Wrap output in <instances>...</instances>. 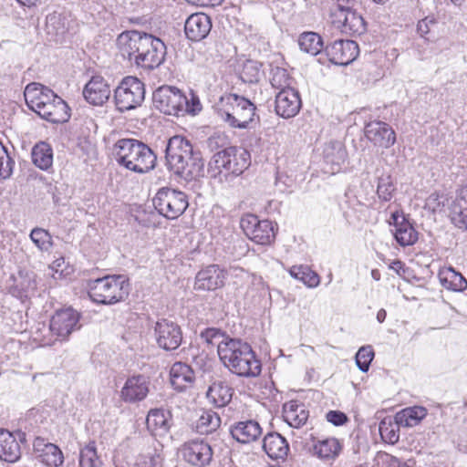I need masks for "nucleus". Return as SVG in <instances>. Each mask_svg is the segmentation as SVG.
Masks as SVG:
<instances>
[{
    "instance_id": "052dcab7",
    "label": "nucleus",
    "mask_w": 467,
    "mask_h": 467,
    "mask_svg": "<svg viewBox=\"0 0 467 467\" xmlns=\"http://www.w3.org/2000/svg\"><path fill=\"white\" fill-rule=\"evenodd\" d=\"M222 335L220 329L209 327L202 332V337L208 343L213 344L214 338L219 337Z\"/></svg>"
},
{
    "instance_id": "58836bf2",
    "label": "nucleus",
    "mask_w": 467,
    "mask_h": 467,
    "mask_svg": "<svg viewBox=\"0 0 467 467\" xmlns=\"http://www.w3.org/2000/svg\"><path fill=\"white\" fill-rule=\"evenodd\" d=\"M30 338L38 347L52 346L59 340L51 324L47 326L44 322H39L33 327Z\"/></svg>"
},
{
    "instance_id": "e433bc0d",
    "label": "nucleus",
    "mask_w": 467,
    "mask_h": 467,
    "mask_svg": "<svg viewBox=\"0 0 467 467\" xmlns=\"http://www.w3.org/2000/svg\"><path fill=\"white\" fill-rule=\"evenodd\" d=\"M438 276L441 285L448 290L462 292L467 288V280L452 267H442Z\"/></svg>"
},
{
    "instance_id": "bb28decb",
    "label": "nucleus",
    "mask_w": 467,
    "mask_h": 467,
    "mask_svg": "<svg viewBox=\"0 0 467 467\" xmlns=\"http://www.w3.org/2000/svg\"><path fill=\"white\" fill-rule=\"evenodd\" d=\"M83 95L88 103L95 106L103 105L110 96V88L104 78L94 76L86 84Z\"/></svg>"
},
{
    "instance_id": "5fc2aeb1",
    "label": "nucleus",
    "mask_w": 467,
    "mask_h": 467,
    "mask_svg": "<svg viewBox=\"0 0 467 467\" xmlns=\"http://www.w3.org/2000/svg\"><path fill=\"white\" fill-rule=\"evenodd\" d=\"M12 159L6 148L0 142V177H9L12 172Z\"/></svg>"
},
{
    "instance_id": "b1692460",
    "label": "nucleus",
    "mask_w": 467,
    "mask_h": 467,
    "mask_svg": "<svg viewBox=\"0 0 467 467\" xmlns=\"http://www.w3.org/2000/svg\"><path fill=\"white\" fill-rule=\"evenodd\" d=\"M56 94L48 88L38 84H28L24 91L25 100L30 109L38 114Z\"/></svg>"
},
{
    "instance_id": "de8ad7c7",
    "label": "nucleus",
    "mask_w": 467,
    "mask_h": 467,
    "mask_svg": "<svg viewBox=\"0 0 467 467\" xmlns=\"http://www.w3.org/2000/svg\"><path fill=\"white\" fill-rule=\"evenodd\" d=\"M396 187L390 174H382L379 178L377 194L382 201H390L394 195Z\"/></svg>"
},
{
    "instance_id": "603ef678",
    "label": "nucleus",
    "mask_w": 467,
    "mask_h": 467,
    "mask_svg": "<svg viewBox=\"0 0 467 467\" xmlns=\"http://www.w3.org/2000/svg\"><path fill=\"white\" fill-rule=\"evenodd\" d=\"M49 268L55 279L65 278L73 273L72 266H70L62 256L54 260L49 265Z\"/></svg>"
},
{
    "instance_id": "20e7f679",
    "label": "nucleus",
    "mask_w": 467,
    "mask_h": 467,
    "mask_svg": "<svg viewBox=\"0 0 467 467\" xmlns=\"http://www.w3.org/2000/svg\"><path fill=\"white\" fill-rule=\"evenodd\" d=\"M116 160L129 171L144 173L156 164V155L145 143L134 139H121L115 145Z\"/></svg>"
},
{
    "instance_id": "c03bdc74",
    "label": "nucleus",
    "mask_w": 467,
    "mask_h": 467,
    "mask_svg": "<svg viewBox=\"0 0 467 467\" xmlns=\"http://www.w3.org/2000/svg\"><path fill=\"white\" fill-rule=\"evenodd\" d=\"M102 461L98 455L96 441H88L79 451V467H101Z\"/></svg>"
},
{
    "instance_id": "4468645a",
    "label": "nucleus",
    "mask_w": 467,
    "mask_h": 467,
    "mask_svg": "<svg viewBox=\"0 0 467 467\" xmlns=\"http://www.w3.org/2000/svg\"><path fill=\"white\" fill-rule=\"evenodd\" d=\"M226 276L224 269L210 265L196 274L193 288L196 291H215L224 286Z\"/></svg>"
},
{
    "instance_id": "338daca9",
    "label": "nucleus",
    "mask_w": 467,
    "mask_h": 467,
    "mask_svg": "<svg viewBox=\"0 0 467 467\" xmlns=\"http://www.w3.org/2000/svg\"><path fill=\"white\" fill-rule=\"evenodd\" d=\"M451 2L455 5L461 6L465 4L467 0H451Z\"/></svg>"
},
{
    "instance_id": "aec40b11",
    "label": "nucleus",
    "mask_w": 467,
    "mask_h": 467,
    "mask_svg": "<svg viewBox=\"0 0 467 467\" xmlns=\"http://www.w3.org/2000/svg\"><path fill=\"white\" fill-rule=\"evenodd\" d=\"M301 106L299 93L295 88H285L275 96V111L285 119L295 117L299 112Z\"/></svg>"
},
{
    "instance_id": "4c0bfd02",
    "label": "nucleus",
    "mask_w": 467,
    "mask_h": 467,
    "mask_svg": "<svg viewBox=\"0 0 467 467\" xmlns=\"http://www.w3.org/2000/svg\"><path fill=\"white\" fill-rule=\"evenodd\" d=\"M207 398L214 406H226L233 398L234 389L225 382H213L208 389Z\"/></svg>"
},
{
    "instance_id": "473e14b6",
    "label": "nucleus",
    "mask_w": 467,
    "mask_h": 467,
    "mask_svg": "<svg viewBox=\"0 0 467 467\" xmlns=\"http://www.w3.org/2000/svg\"><path fill=\"white\" fill-rule=\"evenodd\" d=\"M342 442L335 437L317 440L313 444L314 454L322 460H334L341 453Z\"/></svg>"
},
{
    "instance_id": "a211bd4d",
    "label": "nucleus",
    "mask_w": 467,
    "mask_h": 467,
    "mask_svg": "<svg viewBox=\"0 0 467 467\" xmlns=\"http://www.w3.org/2000/svg\"><path fill=\"white\" fill-rule=\"evenodd\" d=\"M156 340L160 348L174 350L182 341V332L179 325L167 319L158 321L155 327Z\"/></svg>"
},
{
    "instance_id": "f257e3e1",
    "label": "nucleus",
    "mask_w": 467,
    "mask_h": 467,
    "mask_svg": "<svg viewBox=\"0 0 467 467\" xmlns=\"http://www.w3.org/2000/svg\"><path fill=\"white\" fill-rule=\"evenodd\" d=\"M117 46L124 58L146 70L158 67L166 55V46L160 38L136 30L122 32Z\"/></svg>"
},
{
    "instance_id": "e2e57ef3",
    "label": "nucleus",
    "mask_w": 467,
    "mask_h": 467,
    "mask_svg": "<svg viewBox=\"0 0 467 467\" xmlns=\"http://www.w3.org/2000/svg\"><path fill=\"white\" fill-rule=\"evenodd\" d=\"M18 5L24 9L33 10L36 8L41 0H16Z\"/></svg>"
},
{
    "instance_id": "c9c22d12",
    "label": "nucleus",
    "mask_w": 467,
    "mask_h": 467,
    "mask_svg": "<svg viewBox=\"0 0 467 467\" xmlns=\"http://www.w3.org/2000/svg\"><path fill=\"white\" fill-rule=\"evenodd\" d=\"M428 410L422 406L405 408L396 413L394 420L396 424L401 427H414L427 416Z\"/></svg>"
},
{
    "instance_id": "8fccbe9b",
    "label": "nucleus",
    "mask_w": 467,
    "mask_h": 467,
    "mask_svg": "<svg viewBox=\"0 0 467 467\" xmlns=\"http://www.w3.org/2000/svg\"><path fill=\"white\" fill-rule=\"evenodd\" d=\"M399 425L396 421L393 423L390 420H385L379 423V433L382 440L389 444H395L400 439Z\"/></svg>"
},
{
    "instance_id": "a878e982",
    "label": "nucleus",
    "mask_w": 467,
    "mask_h": 467,
    "mask_svg": "<svg viewBox=\"0 0 467 467\" xmlns=\"http://www.w3.org/2000/svg\"><path fill=\"white\" fill-rule=\"evenodd\" d=\"M149 381L142 376L129 378L120 391V398L125 402H136L144 400L149 393Z\"/></svg>"
},
{
    "instance_id": "39448f33",
    "label": "nucleus",
    "mask_w": 467,
    "mask_h": 467,
    "mask_svg": "<svg viewBox=\"0 0 467 467\" xmlns=\"http://www.w3.org/2000/svg\"><path fill=\"white\" fill-rule=\"evenodd\" d=\"M129 293V281L120 275H106L88 284V296L97 304H117L123 301Z\"/></svg>"
},
{
    "instance_id": "f8f14e48",
    "label": "nucleus",
    "mask_w": 467,
    "mask_h": 467,
    "mask_svg": "<svg viewBox=\"0 0 467 467\" xmlns=\"http://www.w3.org/2000/svg\"><path fill=\"white\" fill-rule=\"evenodd\" d=\"M180 451L183 460L196 467L208 465L213 454L211 445L207 441L200 439L184 442Z\"/></svg>"
},
{
    "instance_id": "ea45409f",
    "label": "nucleus",
    "mask_w": 467,
    "mask_h": 467,
    "mask_svg": "<svg viewBox=\"0 0 467 467\" xmlns=\"http://www.w3.org/2000/svg\"><path fill=\"white\" fill-rule=\"evenodd\" d=\"M289 275L308 287H317L320 283V276L313 271L308 265H296L288 269Z\"/></svg>"
},
{
    "instance_id": "cd10ccee",
    "label": "nucleus",
    "mask_w": 467,
    "mask_h": 467,
    "mask_svg": "<svg viewBox=\"0 0 467 467\" xmlns=\"http://www.w3.org/2000/svg\"><path fill=\"white\" fill-rule=\"evenodd\" d=\"M163 445L157 440H152L144 445L136 457L135 467H162Z\"/></svg>"
},
{
    "instance_id": "1a4fd4ad",
    "label": "nucleus",
    "mask_w": 467,
    "mask_h": 467,
    "mask_svg": "<svg viewBox=\"0 0 467 467\" xmlns=\"http://www.w3.org/2000/svg\"><path fill=\"white\" fill-rule=\"evenodd\" d=\"M153 204L160 214L174 220L183 214L189 206L187 195L171 188L160 189L153 198Z\"/></svg>"
},
{
    "instance_id": "dca6fc26",
    "label": "nucleus",
    "mask_w": 467,
    "mask_h": 467,
    "mask_svg": "<svg viewBox=\"0 0 467 467\" xmlns=\"http://www.w3.org/2000/svg\"><path fill=\"white\" fill-rule=\"evenodd\" d=\"M80 314L72 307L57 310L50 318L52 329L59 340L66 339L77 328Z\"/></svg>"
},
{
    "instance_id": "5701e85b",
    "label": "nucleus",
    "mask_w": 467,
    "mask_h": 467,
    "mask_svg": "<svg viewBox=\"0 0 467 467\" xmlns=\"http://www.w3.org/2000/svg\"><path fill=\"white\" fill-rule=\"evenodd\" d=\"M172 425L171 411L164 409H151L146 417V428L154 437H163L169 433Z\"/></svg>"
},
{
    "instance_id": "bf43d9fd",
    "label": "nucleus",
    "mask_w": 467,
    "mask_h": 467,
    "mask_svg": "<svg viewBox=\"0 0 467 467\" xmlns=\"http://www.w3.org/2000/svg\"><path fill=\"white\" fill-rule=\"evenodd\" d=\"M435 24L434 19L430 17H425L420 20L417 24V32L418 34L425 38L429 39V34L431 33V27Z\"/></svg>"
},
{
    "instance_id": "0e129e2a",
    "label": "nucleus",
    "mask_w": 467,
    "mask_h": 467,
    "mask_svg": "<svg viewBox=\"0 0 467 467\" xmlns=\"http://www.w3.org/2000/svg\"><path fill=\"white\" fill-rule=\"evenodd\" d=\"M337 164L339 166L341 163H343L345 161L347 153H346L345 149L339 148L337 150Z\"/></svg>"
},
{
    "instance_id": "79ce46f5",
    "label": "nucleus",
    "mask_w": 467,
    "mask_h": 467,
    "mask_svg": "<svg viewBox=\"0 0 467 467\" xmlns=\"http://www.w3.org/2000/svg\"><path fill=\"white\" fill-rule=\"evenodd\" d=\"M221 425L220 416L211 410H202L196 421V430L201 434H209L215 431Z\"/></svg>"
},
{
    "instance_id": "3c124183",
    "label": "nucleus",
    "mask_w": 467,
    "mask_h": 467,
    "mask_svg": "<svg viewBox=\"0 0 467 467\" xmlns=\"http://www.w3.org/2000/svg\"><path fill=\"white\" fill-rule=\"evenodd\" d=\"M375 356L371 346L361 347L356 354V363L359 369L367 372Z\"/></svg>"
},
{
    "instance_id": "6e6d98bb",
    "label": "nucleus",
    "mask_w": 467,
    "mask_h": 467,
    "mask_svg": "<svg viewBox=\"0 0 467 467\" xmlns=\"http://www.w3.org/2000/svg\"><path fill=\"white\" fill-rule=\"evenodd\" d=\"M260 70L252 61H247L244 63L242 72L241 78L244 82L254 83L259 80Z\"/></svg>"
},
{
    "instance_id": "7c9ffc66",
    "label": "nucleus",
    "mask_w": 467,
    "mask_h": 467,
    "mask_svg": "<svg viewBox=\"0 0 467 467\" xmlns=\"http://www.w3.org/2000/svg\"><path fill=\"white\" fill-rule=\"evenodd\" d=\"M308 417V410L298 400H289L283 406V418L291 427L300 428L306 423Z\"/></svg>"
},
{
    "instance_id": "37998d69",
    "label": "nucleus",
    "mask_w": 467,
    "mask_h": 467,
    "mask_svg": "<svg viewBox=\"0 0 467 467\" xmlns=\"http://www.w3.org/2000/svg\"><path fill=\"white\" fill-rule=\"evenodd\" d=\"M32 160L41 170H47L53 163V150L49 144L39 142L33 148Z\"/></svg>"
},
{
    "instance_id": "a18cd8bd",
    "label": "nucleus",
    "mask_w": 467,
    "mask_h": 467,
    "mask_svg": "<svg viewBox=\"0 0 467 467\" xmlns=\"http://www.w3.org/2000/svg\"><path fill=\"white\" fill-rule=\"evenodd\" d=\"M366 31V23L363 17L349 8L348 20L343 26L342 32L348 35H361Z\"/></svg>"
},
{
    "instance_id": "69168bd1",
    "label": "nucleus",
    "mask_w": 467,
    "mask_h": 467,
    "mask_svg": "<svg viewBox=\"0 0 467 467\" xmlns=\"http://www.w3.org/2000/svg\"><path fill=\"white\" fill-rule=\"evenodd\" d=\"M387 313L384 309H380L377 313V319L379 323H382L386 318Z\"/></svg>"
},
{
    "instance_id": "412c9836",
    "label": "nucleus",
    "mask_w": 467,
    "mask_h": 467,
    "mask_svg": "<svg viewBox=\"0 0 467 467\" xmlns=\"http://www.w3.org/2000/svg\"><path fill=\"white\" fill-rule=\"evenodd\" d=\"M7 289L10 295L24 302L36 290V282L32 274L20 270L12 275Z\"/></svg>"
},
{
    "instance_id": "6ab92c4d",
    "label": "nucleus",
    "mask_w": 467,
    "mask_h": 467,
    "mask_svg": "<svg viewBox=\"0 0 467 467\" xmlns=\"http://www.w3.org/2000/svg\"><path fill=\"white\" fill-rule=\"evenodd\" d=\"M389 223L394 226V237L400 245L405 247L417 243L419 233L402 212L392 213Z\"/></svg>"
},
{
    "instance_id": "680f3d73",
    "label": "nucleus",
    "mask_w": 467,
    "mask_h": 467,
    "mask_svg": "<svg viewBox=\"0 0 467 467\" xmlns=\"http://www.w3.org/2000/svg\"><path fill=\"white\" fill-rule=\"evenodd\" d=\"M189 4L198 6H215L222 3L223 0H186Z\"/></svg>"
},
{
    "instance_id": "0eeeda50",
    "label": "nucleus",
    "mask_w": 467,
    "mask_h": 467,
    "mask_svg": "<svg viewBox=\"0 0 467 467\" xmlns=\"http://www.w3.org/2000/svg\"><path fill=\"white\" fill-rule=\"evenodd\" d=\"M240 227L252 242L260 245H270L278 231L276 223L270 220H260L253 213H245L241 217Z\"/></svg>"
},
{
    "instance_id": "ddd939ff",
    "label": "nucleus",
    "mask_w": 467,
    "mask_h": 467,
    "mask_svg": "<svg viewBox=\"0 0 467 467\" xmlns=\"http://www.w3.org/2000/svg\"><path fill=\"white\" fill-rule=\"evenodd\" d=\"M26 441V433L22 431H10L0 428V460L14 463L21 458L20 443Z\"/></svg>"
},
{
    "instance_id": "7ed1b4c3",
    "label": "nucleus",
    "mask_w": 467,
    "mask_h": 467,
    "mask_svg": "<svg viewBox=\"0 0 467 467\" xmlns=\"http://www.w3.org/2000/svg\"><path fill=\"white\" fill-rule=\"evenodd\" d=\"M218 116L231 128L249 130L260 120L256 106L248 99L235 93H225L219 99Z\"/></svg>"
},
{
    "instance_id": "09e8293b",
    "label": "nucleus",
    "mask_w": 467,
    "mask_h": 467,
    "mask_svg": "<svg viewBox=\"0 0 467 467\" xmlns=\"http://www.w3.org/2000/svg\"><path fill=\"white\" fill-rule=\"evenodd\" d=\"M30 238L41 251H48L53 245L52 236L43 228H35L31 231Z\"/></svg>"
},
{
    "instance_id": "13d9d810",
    "label": "nucleus",
    "mask_w": 467,
    "mask_h": 467,
    "mask_svg": "<svg viewBox=\"0 0 467 467\" xmlns=\"http://www.w3.org/2000/svg\"><path fill=\"white\" fill-rule=\"evenodd\" d=\"M326 420L335 426H342L348 421V417L341 410H329L326 414Z\"/></svg>"
},
{
    "instance_id": "c85d7f7f",
    "label": "nucleus",
    "mask_w": 467,
    "mask_h": 467,
    "mask_svg": "<svg viewBox=\"0 0 467 467\" xmlns=\"http://www.w3.org/2000/svg\"><path fill=\"white\" fill-rule=\"evenodd\" d=\"M38 115L53 123L66 122L70 117L67 104L57 95L54 96V99L45 105Z\"/></svg>"
},
{
    "instance_id": "9d476101",
    "label": "nucleus",
    "mask_w": 467,
    "mask_h": 467,
    "mask_svg": "<svg viewBox=\"0 0 467 467\" xmlns=\"http://www.w3.org/2000/svg\"><path fill=\"white\" fill-rule=\"evenodd\" d=\"M153 105L166 115H179L180 112L194 111L184 94L177 88L161 86L153 92Z\"/></svg>"
},
{
    "instance_id": "4d7b16f0",
    "label": "nucleus",
    "mask_w": 467,
    "mask_h": 467,
    "mask_svg": "<svg viewBox=\"0 0 467 467\" xmlns=\"http://www.w3.org/2000/svg\"><path fill=\"white\" fill-rule=\"evenodd\" d=\"M389 268L394 271L400 277L410 281L414 278L413 272L406 266L405 263L401 260H393L389 264Z\"/></svg>"
},
{
    "instance_id": "a19ab883",
    "label": "nucleus",
    "mask_w": 467,
    "mask_h": 467,
    "mask_svg": "<svg viewBox=\"0 0 467 467\" xmlns=\"http://www.w3.org/2000/svg\"><path fill=\"white\" fill-rule=\"evenodd\" d=\"M298 45L302 51L316 56L323 49V39L316 32H304L298 37Z\"/></svg>"
},
{
    "instance_id": "c756f323",
    "label": "nucleus",
    "mask_w": 467,
    "mask_h": 467,
    "mask_svg": "<svg viewBox=\"0 0 467 467\" xmlns=\"http://www.w3.org/2000/svg\"><path fill=\"white\" fill-rule=\"evenodd\" d=\"M195 376L192 368L182 362L174 363L170 370V381L174 389L183 391L192 387Z\"/></svg>"
},
{
    "instance_id": "6e6552de",
    "label": "nucleus",
    "mask_w": 467,
    "mask_h": 467,
    "mask_svg": "<svg viewBox=\"0 0 467 467\" xmlns=\"http://www.w3.org/2000/svg\"><path fill=\"white\" fill-rule=\"evenodd\" d=\"M145 98L144 83L137 77H125L114 93L115 105L123 112L140 106Z\"/></svg>"
},
{
    "instance_id": "774afa93",
    "label": "nucleus",
    "mask_w": 467,
    "mask_h": 467,
    "mask_svg": "<svg viewBox=\"0 0 467 467\" xmlns=\"http://www.w3.org/2000/svg\"><path fill=\"white\" fill-rule=\"evenodd\" d=\"M195 105L200 106V102L198 99H192V106H190V108H192L195 109V108H194Z\"/></svg>"
},
{
    "instance_id": "9b49d317",
    "label": "nucleus",
    "mask_w": 467,
    "mask_h": 467,
    "mask_svg": "<svg viewBox=\"0 0 467 467\" xmlns=\"http://www.w3.org/2000/svg\"><path fill=\"white\" fill-rule=\"evenodd\" d=\"M213 162L219 173L240 175L250 165V154L244 150L229 147L218 151Z\"/></svg>"
},
{
    "instance_id": "49530a36",
    "label": "nucleus",
    "mask_w": 467,
    "mask_h": 467,
    "mask_svg": "<svg viewBox=\"0 0 467 467\" xmlns=\"http://www.w3.org/2000/svg\"><path fill=\"white\" fill-rule=\"evenodd\" d=\"M295 79L289 74L288 70L283 67H276L273 70L271 85L273 88L283 91L285 88H293Z\"/></svg>"
},
{
    "instance_id": "2f4dec72",
    "label": "nucleus",
    "mask_w": 467,
    "mask_h": 467,
    "mask_svg": "<svg viewBox=\"0 0 467 467\" xmlns=\"http://www.w3.org/2000/svg\"><path fill=\"white\" fill-rule=\"evenodd\" d=\"M450 218L458 228L467 231V184L459 192L450 207Z\"/></svg>"
},
{
    "instance_id": "423d86ee",
    "label": "nucleus",
    "mask_w": 467,
    "mask_h": 467,
    "mask_svg": "<svg viewBox=\"0 0 467 467\" xmlns=\"http://www.w3.org/2000/svg\"><path fill=\"white\" fill-rule=\"evenodd\" d=\"M192 146L187 139L177 135L169 140L165 158L170 171L184 179L192 177Z\"/></svg>"
},
{
    "instance_id": "864d4df0",
    "label": "nucleus",
    "mask_w": 467,
    "mask_h": 467,
    "mask_svg": "<svg viewBox=\"0 0 467 467\" xmlns=\"http://www.w3.org/2000/svg\"><path fill=\"white\" fill-rule=\"evenodd\" d=\"M349 8H345L340 5H335L330 12V20L335 27L342 32L343 26L348 20Z\"/></svg>"
},
{
    "instance_id": "72a5a7b5",
    "label": "nucleus",
    "mask_w": 467,
    "mask_h": 467,
    "mask_svg": "<svg viewBox=\"0 0 467 467\" xmlns=\"http://www.w3.org/2000/svg\"><path fill=\"white\" fill-rule=\"evenodd\" d=\"M263 448L271 459H285L289 451L287 441L279 433H268L263 441Z\"/></svg>"
},
{
    "instance_id": "4be33fe9",
    "label": "nucleus",
    "mask_w": 467,
    "mask_h": 467,
    "mask_svg": "<svg viewBox=\"0 0 467 467\" xmlns=\"http://www.w3.org/2000/svg\"><path fill=\"white\" fill-rule=\"evenodd\" d=\"M33 451L40 462L48 467H58L64 462L62 451L54 443L47 442L42 437L33 441Z\"/></svg>"
},
{
    "instance_id": "2eb2a0df",
    "label": "nucleus",
    "mask_w": 467,
    "mask_h": 467,
    "mask_svg": "<svg viewBox=\"0 0 467 467\" xmlns=\"http://www.w3.org/2000/svg\"><path fill=\"white\" fill-rule=\"evenodd\" d=\"M364 134L374 146L389 149L396 142V132L392 127L381 120H371L365 125Z\"/></svg>"
},
{
    "instance_id": "f3484780",
    "label": "nucleus",
    "mask_w": 467,
    "mask_h": 467,
    "mask_svg": "<svg viewBox=\"0 0 467 467\" xmlns=\"http://www.w3.org/2000/svg\"><path fill=\"white\" fill-rule=\"evenodd\" d=\"M358 45L353 40H337L326 48L329 61L335 65L347 66L358 56Z\"/></svg>"
},
{
    "instance_id": "f03ea898",
    "label": "nucleus",
    "mask_w": 467,
    "mask_h": 467,
    "mask_svg": "<svg viewBox=\"0 0 467 467\" xmlns=\"http://www.w3.org/2000/svg\"><path fill=\"white\" fill-rule=\"evenodd\" d=\"M217 354L223 366L239 377L254 378L262 371L261 360L252 347L239 339L222 340L217 346Z\"/></svg>"
},
{
    "instance_id": "f704fd0d",
    "label": "nucleus",
    "mask_w": 467,
    "mask_h": 467,
    "mask_svg": "<svg viewBox=\"0 0 467 467\" xmlns=\"http://www.w3.org/2000/svg\"><path fill=\"white\" fill-rule=\"evenodd\" d=\"M233 437L241 443L256 441L262 434V429L254 420L240 421L231 430Z\"/></svg>"
},
{
    "instance_id": "393cba45",
    "label": "nucleus",
    "mask_w": 467,
    "mask_h": 467,
    "mask_svg": "<svg viewBox=\"0 0 467 467\" xmlns=\"http://www.w3.org/2000/svg\"><path fill=\"white\" fill-rule=\"evenodd\" d=\"M211 28V18L204 13L192 14L184 25L185 35L192 41H200L205 38Z\"/></svg>"
}]
</instances>
